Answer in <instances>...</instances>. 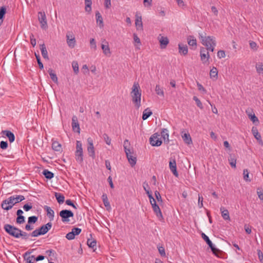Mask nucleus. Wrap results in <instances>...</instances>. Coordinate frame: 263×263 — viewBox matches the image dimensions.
Here are the masks:
<instances>
[{
  "mask_svg": "<svg viewBox=\"0 0 263 263\" xmlns=\"http://www.w3.org/2000/svg\"><path fill=\"white\" fill-rule=\"evenodd\" d=\"M44 209L47 212V214L49 218L51 220H52L53 219L54 216V211L49 206L47 205H45Z\"/></svg>",
  "mask_w": 263,
  "mask_h": 263,
  "instance_id": "nucleus-23",
  "label": "nucleus"
},
{
  "mask_svg": "<svg viewBox=\"0 0 263 263\" xmlns=\"http://www.w3.org/2000/svg\"><path fill=\"white\" fill-rule=\"evenodd\" d=\"M96 16L97 20V23H99L100 27H102L103 26V18L101 14L99 11L96 12Z\"/></svg>",
  "mask_w": 263,
  "mask_h": 263,
  "instance_id": "nucleus-37",
  "label": "nucleus"
},
{
  "mask_svg": "<svg viewBox=\"0 0 263 263\" xmlns=\"http://www.w3.org/2000/svg\"><path fill=\"white\" fill-rule=\"evenodd\" d=\"M102 199L103 200L104 206L109 210L111 209L110 203L108 201L107 196L106 194H103L102 196Z\"/></svg>",
  "mask_w": 263,
  "mask_h": 263,
  "instance_id": "nucleus-27",
  "label": "nucleus"
},
{
  "mask_svg": "<svg viewBox=\"0 0 263 263\" xmlns=\"http://www.w3.org/2000/svg\"><path fill=\"white\" fill-rule=\"evenodd\" d=\"M72 68L73 69V71L76 74H78L79 71V65L78 62H73L72 64Z\"/></svg>",
  "mask_w": 263,
  "mask_h": 263,
  "instance_id": "nucleus-46",
  "label": "nucleus"
},
{
  "mask_svg": "<svg viewBox=\"0 0 263 263\" xmlns=\"http://www.w3.org/2000/svg\"><path fill=\"white\" fill-rule=\"evenodd\" d=\"M155 196H156V198L157 201L158 202H162V200L161 196L160 195V193L158 191H156L155 192Z\"/></svg>",
  "mask_w": 263,
  "mask_h": 263,
  "instance_id": "nucleus-56",
  "label": "nucleus"
},
{
  "mask_svg": "<svg viewBox=\"0 0 263 263\" xmlns=\"http://www.w3.org/2000/svg\"><path fill=\"white\" fill-rule=\"evenodd\" d=\"M106 45L102 44L101 48L104 54L106 55L109 56L111 54L110 50L107 42H106Z\"/></svg>",
  "mask_w": 263,
  "mask_h": 263,
  "instance_id": "nucleus-24",
  "label": "nucleus"
},
{
  "mask_svg": "<svg viewBox=\"0 0 263 263\" xmlns=\"http://www.w3.org/2000/svg\"><path fill=\"white\" fill-rule=\"evenodd\" d=\"M40 49H41V53H42L43 57L45 59L48 60L49 58H48V52H47L46 47L44 44L40 45Z\"/></svg>",
  "mask_w": 263,
  "mask_h": 263,
  "instance_id": "nucleus-28",
  "label": "nucleus"
},
{
  "mask_svg": "<svg viewBox=\"0 0 263 263\" xmlns=\"http://www.w3.org/2000/svg\"><path fill=\"white\" fill-rule=\"evenodd\" d=\"M87 142L88 144L87 146V151L88 154L90 157H91L92 158H93L95 157V152L93 144V140L92 138H91L90 137L88 138L87 139Z\"/></svg>",
  "mask_w": 263,
  "mask_h": 263,
  "instance_id": "nucleus-11",
  "label": "nucleus"
},
{
  "mask_svg": "<svg viewBox=\"0 0 263 263\" xmlns=\"http://www.w3.org/2000/svg\"><path fill=\"white\" fill-rule=\"evenodd\" d=\"M55 197L59 202V203L61 204L64 202L65 197L64 196L60 193H55Z\"/></svg>",
  "mask_w": 263,
  "mask_h": 263,
  "instance_id": "nucleus-38",
  "label": "nucleus"
},
{
  "mask_svg": "<svg viewBox=\"0 0 263 263\" xmlns=\"http://www.w3.org/2000/svg\"><path fill=\"white\" fill-rule=\"evenodd\" d=\"M155 91H156V93L158 95H159V96H161L162 97L164 96L163 90L162 88H161L159 85H157L156 86Z\"/></svg>",
  "mask_w": 263,
  "mask_h": 263,
  "instance_id": "nucleus-41",
  "label": "nucleus"
},
{
  "mask_svg": "<svg viewBox=\"0 0 263 263\" xmlns=\"http://www.w3.org/2000/svg\"><path fill=\"white\" fill-rule=\"evenodd\" d=\"M182 138L184 142L187 144H190L192 143V138L188 133H184L182 135Z\"/></svg>",
  "mask_w": 263,
  "mask_h": 263,
  "instance_id": "nucleus-29",
  "label": "nucleus"
},
{
  "mask_svg": "<svg viewBox=\"0 0 263 263\" xmlns=\"http://www.w3.org/2000/svg\"><path fill=\"white\" fill-rule=\"evenodd\" d=\"M228 160L229 161L230 165L232 167H236V159L235 158L234 155L232 154H230Z\"/></svg>",
  "mask_w": 263,
  "mask_h": 263,
  "instance_id": "nucleus-30",
  "label": "nucleus"
},
{
  "mask_svg": "<svg viewBox=\"0 0 263 263\" xmlns=\"http://www.w3.org/2000/svg\"><path fill=\"white\" fill-rule=\"evenodd\" d=\"M210 76L211 79L215 78L216 80L218 78V70L215 67H213L211 69Z\"/></svg>",
  "mask_w": 263,
  "mask_h": 263,
  "instance_id": "nucleus-32",
  "label": "nucleus"
},
{
  "mask_svg": "<svg viewBox=\"0 0 263 263\" xmlns=\"http://www.w3.org/2000/svg\"><path fill=\"white\" fill-rule=\"evenodd\" d=\"M193 100L196 102L197 106L200 109H203V106L200 100L196 96L193 97Z\"/></svg>",
  "mask_w": 263,
  "mask_h": 263,
  "instance_id": "nucleus-45",
  "label": "nucleus"
},
{
  "mask_svg": "<svg viewBox=\"0 0 263 263\" xmlns=\"http://www.w3.org/2000/svg\"><path fill=\"white\" fill-rule=\"evenodd\" d=\"M141 90L139 84L135 82L132 86L130 92L132 101L136 108L138 109L141 106Z\"/></svg>",
  "mask_w": 263,
  "mask_h": 263,
  "instance_id": "nucleus-1",
  "label": "nucleus"
},
{
  "mask_svg": "<svg viewBox=\"0 0 263 263\" xmlns=\"http://www.w3.org/2000/svg\"><path fill=\"white\" fill-rule=\"evenodd\" d=\"M169 166L171 171L173 173V174L176 176H178V174L176 168V162L175 159H171L169 162Z\"/></svg>",
  "mask_w": 263,
  "mask_h": 263,
  "instance_id": "nucleus-16",
  "label": "nucleus"
},
{
  "mask_svg": "<svg viewBox=\"0 0 263 263\" xmlns=\"http://www.w3.org/2000/svg\"><path fill=\"white\" fill-rule=\"evenodd\" d=\"M25 221V217L23 215L17 216L16 218V223L18 224H22Z\"/></svg>",
  "mask_w": 263,
  "mask_h": 263,
  "instance_id": "nucleus-50",
  "label": "nucleus"
},
{
  "mask_svg": "<svg viewBox=\"0 0 263 263\" xmlns=\"http://www.w3.org/2000/svg\"><path fill=\"white\" fill-rule=\"evenodd\" d=\"M60 216L63 222H67L69 221V218L73 217V213L70 210H63L60 212Z\"/></svg>",
  "mask_w": 263,
  "mask_h": 263,
  "instance_id": "nucleus-10",
  "label": "nucleus"
},
{
  "mask_svg": "<svg viewBox=\"0 0 263 263\" xmlns=\"http://www.w3.org/2000/svg\"><path fill=\"white\" fill-rule=\"evenodd\" d=\"M243 179L247 181H250L251 180L249 179V172L247 169H245L243 172Z\"/></svg>",
  "mask_w": 263,
  "mask_h": 263,
  "instance_id": "nucleus-47",
  "label": "nucleus"
},
{
  "mask_svg": "<svg viewBox=\"0 0 263 263\" xmlns=\"http://www.w3.org/2000/svg\"><path fill=\"white\" fill-rule=\"evenodd\" d=\"M160 135L158 133L153 134L149 138L150 144L153 146H159L162 144V141L160 138Z\"/></svg>",
  "mask_w": 263,
  "mask_h": 263,
  "instance_id": "nucleus-9",
  "label": "nucleus"
},
{
  "mask_svg": "<svg viewBox=\"0 0 263 263\" xmlns=\"http://www.w3.org/2000/svg\"><path fill=\"white\" fill-rule=\"evenodd\" d=\"M201 237L206 242V243L209 245L213 253L216 256L220 257V255L222 254V251L215 247V246L213 244V243L210 240L208 236H207L204 233H202Z\"/></svg>",
  "mask_w": 263,
  "mask_h": 263,
  "instance_id": "nucleus-5",
  "label": "nucleus"
},
{
  "mask_svg": "<svg viewBox=\"0 0 263 263\" xmlns=\"http://www.w3.org/2000/svg\"><path fill=\"white\" fill-rule=\"evenodd\" d=\"M48 71L52 80L57 83L58 81V77L56 74L53 72V70L52 69H49Z\"/></svg>",
  "mask_w": 263,
  "mask_h": 263,
  "instance_id": "nucleus-36",
  "label": "nucleus"
},
{
  "mask_svg": "<svg viewBox=\"0 0 263 263\" xmlns=\"http://www.w3.org/2000/svg\"><path fill=\"white\" fill-rule=\"evenodd\" d=\"M135 25L137 30H143V23L142 21V17L138 13H136V14Z\"/></svg>",
  "mask_w": 263,
  "mask_h": 263,
  "instance_id": "nucleus-15",
  "label": "nucleus"
},
{
  "mask_svg": "<svg viewBox=\"0 0 263 263\" xmlns=\"http://www.w3.org/2000/svg\"><path fill=\"white\" fill-rule=\"evenodd\" d=\"M43 174L45 176V177L49 179L52 178L54 176L53 173L49 171L48 170H45L43 172Z\"/></svg>",
  "mask_w": 263,
  "mask_h": 263,
  "instance_id": "nucleus-39",
  "label": "nucleus"
},
{
  "mask_svg": "<svg viewBox=\"0 0 263 263\" xmlns=\"http://www.w3.org/2000/svg\"><path fill=\"white\" fill-rule=\"evenodd\" d=\"M24 259L26 263H34L35 260V256L34 255H30V253L27 252L24 254Z\"/></svg>",
  "mask_w": 263,
  "mask_h": 263,
  "instance_id": "nucleus-20",
  "label": "nucleus"
},
{
  "mask_svg": "<svg viewBox=\"0 0 263 263\" xmlns=\"http://www.w3.org/2000/svg\"><path fill=\"white\" fill-rule=\"evenodd\" d=\"M256 70L259 73H263V63H258L256 65Z\"/></svg>",
  "mask_w": 263,
  "mask_h": 263,
  "instance_id": "nucleus-43",
  "label": "nucleus"
},
{
  "mask_svg": "<svg viewBox=\"0 0 263 263\" xmlns=\"http://www.w3.org/2000/svg\"><path fill=\"white\" fill-rule=\"evenodd\" d=\"M3 133L4 135L6 136L10 142H12L15 140V136L13 133L9 130H4L3 131Z\"/></svg>",
  "mask_w": 263,
  "mask_h": 263,
  "instance_id": "nucleus-25",
  "label": "nucleus"
},
{
  "mask_svg": "<svg viewBox=\"0 0 263 263\" xmlns=\"http://www.w3.org/2000/svg\"><path fill=\"white\" fill-rule=\"evenodd\" d=\"M37 217L35 216H30L28 218V223L29 224L34 223L37 220Z\"/></svg>",
  "mask_w": 263,
  "mask_h": 263,
  "instance_id": "nucleus-49",
  "label": "nucleus"
},
{
  "mask_svg": "<svg viewBox=\"0 0 263 263\" xmlns=\"http://www.w3.org/2000/svg\"><path fill=\"white\" fill-rule=\"evenodd\" d=\"M103 137L106 143L109 145L111 144V139L109 136L106 134H104Z\"/></svg>",
  "mask_w": 263,
  "mask_h": 263,
  "instance_id": "nucleus-51",
  "label": "nucleus"
},
{
  "mask_svg": "<svg viewBox=\"0 0 263 263\" xmlns=\"http://www.w3.org/2000/svg\"><path fill=\"white\" fill-rule=\"evenodd\" d=\"M179 52L183 55H185L187 54L188 49L186 45L182 44H179L178 45Z\"/></svg>",
  "mask_w": 263,
  "mask_h": 263,
  "instance_id": "nucleus-21",
  "label": "nucleus"
},
{
  "mask_svg": "<svg viewBox=\"0 0 263 263\" xmlns=\"http://www.w3.org/2000/svg\"><path fill=\"white\" fill-rule=\"evenodd\" d=\"M71 232H73L74 236L78 235L81 232V229L78 228H74L72 229Z\"/></svg>",
  "mask_w": 263,
  "mask_h": 263,
  "instance_id": "nucleus-54",
  "label": "nucleus"
},
{
  "mask_svg": "<svg viewBox=\"0 0 263 263\" xmlns=\"http://www.w3.org/2000/svg\"><path fill=\"white\" fill-rule=\"evenodd\" d=\"M85 10L86 12L90 13L91 11V6L92 5L91 1H85Z\"/></svg>",
  "mask_w": 263,
  "mask_h": 263,
  "instance_id": "nucleus-40",
  "label": "nucleus"
},
{
  "mask_svg": "<svg viewBox=\"0 0 263 263\" xmlns=\"http://www.w3.org/2000/svg\"><path fill=\"white\" fill-rule=\"evenodd\" d=\"M199 39L203 45L206 46V50L213 52L214 47L216 46V41L215 37L213 36H206L202 33H199Z\"/></svg>",
  "mask_w": 263,
  "mask_h": 263,
  "instance_id": "nucleus-3",
  "label": "nucleus"
},
{
  "mask_svg": "<svg viewBox=\"0 0 263 263\" xmlns=\"http://www.w3.org/2000/svg\"><path fill=\"white\" fill-rule=\"evenodd\" d=\"M82 71L85 74H88V73H89V69H88V66L86 65H84L82 66Z\"/></svg>",
  "mask_w": 263,
  "mask_h": 263,
  "instance_id": "nucleus-60",
  "label": "nucleus"
},
{
  "mask_svg": "<svg viewBox=\"0 0 263 263\" xmlns=\"http://www.w3.org/2000/svg\"><path fill=\"white\" fill-rule=\"evenodd\" d=\"M130 145L129 142L128 140L126 139L124 142L123 147L124 149V151L129 152V151L131 150L128 147Z\"/></svg>",
  "mask_w": 263,
  "mask_h": 263,
  "instance_id": "nucleus-48",
  "label": "nucleus"
},
{
  "mask_svg": "<svg viewBox=\"0 0 263 263\" xmlns=\"http://www.w3.org/2000/svg\"><path fill=\"white\" fill-rule=\"evenodd\" d=\"M206 49H205L203 47H202L200 49V58L201 60L202 61V63L204 64H206L209 62V59L210 58V55L209 52L206 51Z\"/></svg>",
  "mask_w": 263,
  "mask_h": 263,
  "instance_id": "nucleus-12",
  "label": "nucleus"
},
{
  "mask_svg": "<svg viewBox=\"0 0 263 263\" xmlns=\"http://www.w3.org/2000/svg\"><path fill=\"white\" fill-rule=\"evenodd\" d=\"M20 237H22V239H27L28 238L29 235L26 232H23L20 230L19 231L18 238Z\"/></svg>",
  "mask_w": 263,
  "mask_h": 263,
  "instance_id": "nucleus-44",
  "label": "nucleus"
},
{
  "mask_svg": "<svg viewBox=\"0 0 263 263\" xmlns=\"http://www.w3.org/2000/svg\"><path fill=\"white\" fill-rule=\"evenodd\" d=\"M35 57L37 62V64L40 69H42L44 68L43 63H42L40 55L39 54H35Z\"/></svg>",
  "mask_w": 263,
  "mask_h": 263,
  "instance_id": "nucleus-52",
  "label": "nucleus"
},
{
  "mask_svg": "<svg viewBox=\"0 0 263 263\" xmlns=\"http://www.w3.org/2000/svg\"><path fill=\"white\" fill-rule=\"evenodd\" d=\"M203 197L200 195H198V206L199 208H201L203 206Z\"/></svg>",
  "mask_w": 263,
  "mask_h": 263,
  "instance_id": "nucleus-58",
  "label": "nucleus"
},
{
  "mask_svg": "<svg viewBox=\"0 0 263 263\" xmlns=\"http://www.w3.org/2000/svg\"><path fill=\"white\" fill-rule=\"evenodd\" d=\"M125 153L129 164L133 167L136 164V157L133 155V153L131 150L129 151V152H125Z\"/></svg>",
  "mask_w": 263,
  "mask_h": 263,
  "instance_id": "nucleus-13",
  "label": "nucleus"
},
{
  "mask_svg": "<svg viewBox=\"0 0 263 263\" xmlns=\"http://www.w3.org/2000/svg\"><path fill=\"white\" fill-rule=\"evenodd\" d=\"M158 40L160 44L161 48H165L169 43L168 38L167 37L161 36L160 37H158Z\"/></svg>",
  "mask_w": 263,
  "mask_h": 263,
  "instance_id": "nucleus-19",
  "label": "nucleus"
},
{
  "mask_svg": "<svg viewBox=\"0 0 263 263\" xmlns=\"http://www.w3.org/2000/svg\"><path fill=\"white\" fill-rule=\"evenodd\" d=\"M4 229L5 231L10 235L15 237L18 238L19 231L20 229L17 228L9 224H6L4 225Z\"/></svg>",
  "mask_w": 263,
  "mask_h": 263,
  "instance_id": "nucleus-7",
  "label": "nucleus"
},
{
  "mask_svg": "<svg viewBox=\"0 0 263 263\" xmlns=\"http://www.w3.org/2000/svg\"><path fill=\"white\" fill-rule=\"evenodd\" d=\"M24 199L25 197L23 195H17L16 197L11 196L2 202V208L5 210L8 211L10 210L15 204Z\"/></svg>",
  "mask_w": 263,
  "mask_h": 263,
  "instance_id": "nucleus-2",
  "label": "nucleus"
},
{
  "mask_svg": "<svg viewBox=\"0 0 263 263\" xmlns=\"http://www.w3.org/2000/svg\"><path fill=\"white\" fill-rule=\"evenodd\" d=\"M66 38H67V43L68 45V46L71 48H73L76 45V40L74 35L73 34L71 33H67L66 34Z\"/></svg>",
  "mask_w": 263,
  "mask_h": 263,
  "instance_id": "nucleus-14",
  "label": "nucleus"
},
{
  "mask_svg": "<svg viewBox=\"0 0 263 263\" xmlns=\"http://www.w3.org/2000/svg\"><path fill=\"white\" fill-rule=\"evenodd\" d=\"M75 158L79 163H82L83 161V152L82 143L80 141H77L76 151L75 152Z\"/></svg>",
  "mask_w": 263,
  "mask_h": 263,
  "instance_id": "nucleus-6",
  "label": "nucleus"
},
{
  "mask_svg": "<svg viewBox=\"0 0 263 263\" xmlns=\"http://www.w3.org/2000/svg\"><path fill=\"white\" fill-rule=\"evenodd\" d=\"M52 148L54 151L57 152H60L62 150L61 145L56 141H54L52 142Z\"/></svg>",
  "mask_w": 263,
  "mask_h": 263,
  "instance_id": "nucleus-34",
  "label": "nucleus"
},
{
  "mask_svg": "<svg viewBox=\"0 0 263 263\" xmlns=\"http://www.w3.org/2000/svg\"><path fill=\"white\" fill-rule=\"evenodd\" d=\"M90 45L91 48L95 50L97 49L96 43L94 39H91L90 40Z\"/></svg>",
  "mask_w": 263,
  "mask_h": 263,
  "instance_id": "nucleus-55",
  "label": "nucleus"
},
{
  "mask_svg": "<svg viewBox=\"0 0 263 263\" xmlns=\"http://www.w3.org/2000/svg\"><path fill=\"white\" fill-rule=\"evenodd\" d=\"M257 254L260 261L263 263V254L260 250H257Z\"/></svg>",
  "mask_w": 263,
  "mask_h": 263,
  "instance_id": "nucleus-63",
  "label": "nucleus"
},
{
  "mask_svg": "<svg viewBox=\"0 0 263 263\" xmlns=\"http://www.w3.org/2000/svg\"><path fill=\"white\" fill-rule=\"evenodd\" d=\"M52 223L49 222L45 225L41 226L39 229L34 230L31 234L32 237H37L41 235H44L50 230L52 227Z\"/></svg>",
  "mask_w": 263,
  "mask_h": 263,
  "instance_id": "nucleus-4",
  "label": "nucleus"
},
{
  "mask_svg": "<svg viewBox=\"0 0 263 263\" xmlns=\"http://www.w3.org/2000/svg\"><path fill=\"white\" fill-rule=\"evenodd\" d=\"M217 57L219 59L224 58L226 57L225 52L223 50H219L217 52Z\"/></svg>",
  "mask_w": 263,
  "mask_h": 263,
  "instance_id": "nucleus-59",
  "label": "nucleus"
},
{
  "mask_svg": "<svg viewBox=\"0 0 263 263\" xmlns=\"http://www.w3.org/2000/svg\"><path fill=\"white\" fill-rule=\"evenodd\" d=\"M38 20L43 29H46L48 27L46 16L45 12L40 11L38 13Z\"/></svg>",
  "mask_w": 263,
  "mask_h": 263,
  "instance_id": "nucleus-8",
  "label": "nucleus"
},
{
  "mask_svg": "<svg viewBox=\"0 0 263 263\" xmlns=\"http://www.w3.org/2000/svg\"><path fill=\"white\" fill-rule=\"evenodd\" d=\"M6 12V9L5 7H2L0 8V20H2Z\"/></svg>",
  "mask_w": 263,
  "mask_h": 263,
  "instance_id": "nucleus-53",
  "label": "nucleus"
},
{
  "mask_svg": "<svg viewBox=\"0 0 263 263\" xmlns=\"http://www.w3.org/2000/svg\"><path fill=\"white\" fill-rule=\"evenodd\" d=\"M158 251L160 253V254L162 256H165V249L163 247H160L158 248Z\"/></svg>",
  "mask_w": 263,
  "mask_h": 263,
  "instance_id": "nucleus-62",
  "label": "nucleus"
},
{
  "mask_svg": "<svg viewBox=\"0 0 263 263\" xmlns=\"http://www.w3.org/2000/svg\"><path fill=\"white\" fill-rule=\"evenodd\" d=\"M152 115V111L149 108H147L143 112L142 119L143 120H145L147 119L149 117H150Z\"/></svg>",
  "mask_w": 263,
  "mask_h": 263,
  "instance_id": "nucleus-33",
  "label": "nucleus"
},
{
  "mask_svg": "<svg viewBox=\"0 0 263 263\" xmlns=\"http://www.w3.org/2000/svg\"><path fill=\"white\" fill-rule=\"evenodd\" d=\"M72 127L73 131L80 133V126L77 117L76 116H73L72 118Z\"/></svg>",
  "mask_w": 263,
  "mask_h": 263,
  "instance_id": "nucleus-17",
  "label": "nucleus"
},
{
  "mask_svg": "<svg viewBox=\"0 0 263 263\" xmlns=\"http://www.w3.org/2000/svg\"><path fill=\"white\" fill-rule=\"evenodd\" d=\"M187 43L190 46L196 47L197 41L196 39L192 35H190L187 38Z\"/></svg>",
  "mask_w": 263,
  "mask_h": 263,
  "instance_id": "nucleus-26",
  "label": "nucleus"
},
{
  "mask_svg": "<svg viewBox=\"0 0 263 263\" xmlns=\"http://www.w3.org/2000/svg\"><path fill=\"white\" fill-rule=\"evenodd\" d=\"M32 206L31 203L30 204H26L23 206V209L25 211H29L30 209H32Z\"/></svg>",
  "mask_w": 263,
  "mask_h": 263,
  "instance_id": "nucleus-64",
  "label": "nucleus"
},
{
  "mask_svg": "<svg viewBox=\"0 0 263 263\" xmlns=\"http://www.w3.org/2000/svg\"><path fill=\"white\" fill-rule=\"evenodd\" d=\"M75 236L73 235V232H69L66 234V238L68 240H72L74 238Z\"/></svg>",
  "mask_w": 263,
  "mask_h": 263,
  "instance_id": "nucleus-57",
  "label": "nucleus"
},
{
  "mask_svg": "<svg viewBox=\"0 0 263 263\" xmlns=\"http://www.w3.org/2000/svg\"><path fill=\"white\" fill-rule=\"evenodd\" d=\"M161 136L163 138L164 142H167V143L168 142L169 139V135L168 133L167 129L165 128H163L162 129L161 133Z\"/></svg>",
  "mask_w": 263,
  "mask_h": 263,
  "instance_id": "nucleus-31",
  "label": "nucleus"
},
{
  "mask_svg": "<svg viewBox=\"0 0 263 263\" xmlns=\"http://www.w3.org/2000/svg\"><path fill=\"white\" fill-rule=\"evenodd\" d=\"M220 211L222 218L226 220H230L229 212L228 210L225 209L223 207L220 208Z\"/></svg>",
  "mask_w": 263,
  "mask_h": 263,
  "instance_id": "nucleus-22",
  "label": "nucleus"
},
{
  "mask_svg": "<svg viewBox=\"0 0 263 263\" xmlns=\"http://www.w3.org/2000/svg\"><path fill=\"white\" fill-rule=\"evenodd\" d=\"M87 243L89 248L94 249L96 246L97 242L96 240L88 239Z\"/></svg>",
  "mask_w": 263,
  "mask_h": 263,
  "instance_id": "nucleus-42",
  "label": "nucleus"
},
{
  "mask_svg": "<svg viewBox=\"0 0 263 263\" xmlns=\"http://www.w3.org/2000/svg\"><path fill=\"white\" fill-rule=\"evenodd\" d=\"M252 133L254 136L255 138L258 141L259 144L261 145H263V142L261 139V137L260 134L258 133V130L256 127H253L252 128Z\"/></svg>",
  "mask_w": 263,
  "mask_h": 263,
  "instance_id": "nucleus-18",
  "label": "nucleus"
},
{
  "mask_svg": "<svg viewBox=\"0 0 263 263\" xmlns=\"http://www.w3.org/2000/svg\"><path fill=\"white\" fill-rule=\"evenodd\" d=\"M8 147V143L6 141H1L0 143V147L3 149H5Z\"/></svg>",
  "mask_w": 263,
  "mask_h": 263,
  "instance_id": "nucleus-61",
  "label": "nucleus"
},
{
  "mask_svg": "<svg viewBox=\"0 0 263 263\" xmlns=\"http://www.w3.org/2000/svg\"><path fill=\"white\" fill-rule=\"evenodd\" d=\"M153 209L154 212L155 213V214H156L157 216L159 218H162V213H161V210H160V209L159 208V206L158 205L154 206L153 208Z\"/></svg>",
  "mask_w": 263,
  "mask_h": 263,
  "instance_id": "nucleus-35",
  "label": "nucleus"
}]
</instances>
